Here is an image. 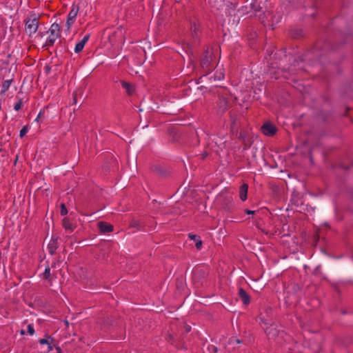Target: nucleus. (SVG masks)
<instances>
[{
    "instance_id": "obj_1",
    "label": "nucleus",
    "mask_w": 353,
    "mask_h": 353,
    "mask_svg": "<svg viewBox=\"0 0 353 353\" xmlns=\"http://www.w3.org/2000/svg\"><path fill=\"white\" fill-rule=\"evenodd\" d=\"M214 56L212 52L206 50L201 57L200 65L205 72L211 71L214 67L212 61Z\"/></svg>"
},
{
    "instance_id": "obj_2",
    "label": "nucleus",
    "mask_w": 353,
    "mask_h": 353,
    "mask_svg": "<svg viewBox=\"0 0 353 353\" xmlns=\"http://www.w3.org/2000/svg\"><path fill=\"white\" fill-rule=\"evenodd\" d=\"M48 32H50V34L48 37L46 43L43 46V48L53 46L57 38L61 36L59 25L57 23H54L47 32V33Z\"/></svg>"
},
{
    "instance_id": "obj_3",
    "label": "nucleus",
    "mask_w": 353,
    "mask_h": 353,
    "mask_svg": "<svg viewBox=\"0 0 353 353\" xmlns=\"http://www.w3.org/2000/svg\"><path fill=\"white\" fill-rule=\"evenodd\" d=\"M26 31L31 35L35 33L39 28V18L35 14L29 15L26 19Z\"/></svg>"
},
{
    "instance_id": "obj_4",
    "label": "nucleus",
    "mask_w": 353,
    "mask_h": 353,
    "mask_svg": "<svg viewBox=\"0 0 353 353\" xmlns=\"http://www.w3.org/2000/svg\"><path fill=\"white\" fill-rule=\"evenodd\" d=\"M262 133L268 137H272L276 132L277 128L270 122L265 123L261 128Z\"/></svg>"
},
{
    "instance_id": "obj_5",
    "label": "nucleus",
    "mask_w": 353,
    "mask_h": 353,
    "mask_svg": "<svg viewBox=\"0 0 353 353\" xmlns=\"http://www.w3.org/2000/svg\"><path fill=\"white\" fill-rule=\"evenodd\" d=\"M79 6L75 5L74 3L72 4V9L68 14L67 22H66L68 29H70L71 25L73 24V23L74 22L76 17L79 12Z\"/></svg>"
},
{
    "instance_id": "obj_6",
    "label": "nucleus",
    "mask_w": 353,
    "mask_h": 353,
    "mask_svg": "<svg viewBox=\"0 0 353 353\" xmlns=\"http://www.w3.org/2000/svg\"><path fill=\"white\" fill-rule=\"evenodd\" d=\"M217 105L218 114L221 115L230 108V105L228 99L224 96H221L219 97Z\"/></svg>"
},
{
    "instance_id": "obj_7",
    "label": "nucleus",
    "mask_w": 353,
    "mask_h": 353,
    "mask_svg": "<svg viewBox=\"0 0 353 353\" xmlns=\"http://www.w3.org/2000/svg\"><path fill=\"white\" fill-rule=\"evenodd\" d=\"M206 276V272L203 268H196L192 272V279L194 282L202 283Z\"/></svg>"
},
{
    "instance_id": "obj_8",
    "label": "nucleus",
    "mask_w": 353,
    "mask_h": 353,
    "mask_svg": "<svg viewBox=\"0 0 353 353\" xmlns=\"http://www.w3.org/2000/svg\"><path fill=\"white\" fill-rule=\"evenodd\" d=\"M117 166V161L112 156L107 159L105 163L103 165V170L105 172H110L114 170V168Z\"/></svg>"
},
{
    "instance_id": "obj_9",
    "label": "nucleus",
    "mask_w": 353,
    "mask_h": 353,
    "mask_svg": "<svg viewBox=\"0 0 353 353\" xmlns=\"http://www.w3.org/2000/svg\"><path fill=\"white\" fill-rule=\"evenodd\" d=\"M98 228L101 233H108L112 232L114 227L112 225L109 224L104 221H100L97 223Z\"/></svg>"
},
{
    "instance_id": "obj_10",
    "label": "nucleus",
    "mask_w": 353,
    "mask_h": 353,
    "mask_svg": "<svg viewBox=\"0 0 353 353\" xmlns=\"http://www.w3.org/2000/svg\"><path fill=\"white\" fill-rule=\"evenodd\" d=\"M239 139L242 141L243 144L244 145V150H247L251 146L252 142L250 141L248 135L245 132H241Z\"/></svg>"
},
{
    "instance_id": "obj_11",
    "label": "nucleus",
    "mask_w": 353,
    "mask_h": 353,
    "mask_svg": "<svg viewBox=\"0 0 353 353\" xmlns=\"http://www.w3.org/2000/svg\"><path fill=\"white\" fill-rule=\"evenodd\" d=\"M58 238L59 237H52L48 245V252L51 255H54L56 253L57 249L59 248L57 242Z\"/></svg>"
},
{
    "instance_id": "obj_12",
    "label": "nucleus",
    "mask_w": 353,
    "mask_h": 353,
    "mask_svg": "<svg viewBox=\"0 0 353 353\" xmlns=\"http://www.w3.org/2000/svg\"><path fill=\"white\" fill-rule=\"evenodd\" d=\"M239 296L241 299L244 305H248L250 303V296L243 288L239 290Z\"/></svg>"
},
{
    "instance_id": "obj_13",
    "label": "nucleus",
    "mask_w": 353,
    "mask_h": 353,
    "mask_svg": "<svg viewBox=\"0 0 353 353\" xmlns=\"http://www.w3.org/2000/svg\"><path fill=\"white\" fill-rule=\"evenodd\" d=\"M230 129L231 131L234 133V132H237L238 131V118L237 116L234 114H232L231 112H230Z\"/></svg>"
},
{
    "instance_id": "obj_14",
    "label": "nucleus",
    "mask_w": 353,
    "mask_h": 353,
    "mask_svg": "<svg viewBox=\"0 0 353 353\" xmlns=\"http://www.w3.org/2000/svg\"><path fill=\"white\" fill-rule=\"evenodd\" d=\"M89 37H90L89 34H87V35L84 36V37L79 42H78L76 44L75 48H74V52L76 53H79L81 51H82V50L83 49V48H84V46H85V45L86 43V42L88 41Z\"/></svg>"
},
{
    "instance_id": "obj_15",
    "label": "nucleus",
    "mask_w": 353,
    "mask_h": 353,
    "mask_svg": "<svg viewBox=\"0 0 353 353\" xmlns=\"http://www.w3.org/2000/svg\"><path fill=\"white\" fill-rule=\"evenodd\" d=\"M248 190V185L246 183H243L240 187L239 197L243 201H244L247 199Z\"/></svg>"
},
{
    "instance_id": "obj_16",
    "label": "nucleus",
    "mask_w": 353,
    "mask_h": 353,
    "mask_svg": "<svg viewBox=\"0 0 353 353\" xmlns=\"http://www.w3.org/2000/svg\"><path fill=\"white\" fill-rule=\"evenodd\" d=\"M121 86L126 90L128 95H132L134 92V88L132 84L126 82L123 80L121 81Z\"/></svg>"
},
{
    "instance_id": "obj_17",
    "label": "nucleus",
    "mask_w": 353,
    "mask_h": 353,
    "mask_svg": "<svg viewBox=\"0 0 353 353\" xmlns=\"http://www.w3.org/2000/svg\"><path fill=\"white\" fill-rule=\"evenodd\" d=\"M189 238L195 242V247L197 250H201L202 248L203 242L199 236L196 234H189Z\"/></svg>"
},
{
    "instance_id": "obj_18",
    "label": "nucleus",
    "mask_w": 353,
    "mask_h": 353,
    "mask_svg": "<svg viewBox=\"0 0 353 353\" xmlns=\"http://www.w3.org/2000/svg\"><path fill=\"white\" fill-rule=\"evenodd\" d=\"M166 340L168 343H170L172 345L174 344L178 349H181L182 347H183V344L181 343V341L176 343L175 337L171 334H169L168 335V336L166 337Z\"/></svg>"
},
{
    "instance_id": "obj_19",
    "label": "nucleus",
    "mask_w": 353,
    "mask_h": 353,
    "mask_svg": "<svg viewBox=\"0 0 353 353\" xmlns=\"http://www.w3.org/2000/svg\"><path fill=\"white\" fill-rule=\"evenodd\" d=\"M321 45L319 43H316L313 48L310 49V50L305 54V57L308 56L309 53L313 54L315 57H318L321 55L318 51L321 50Z\"/></svg>"
},
{
    "instance_id": "obj_20",
    "label": "nucleus",
    "mask_w": 353,
    "mask_h": 353,
    "mask_svg": "<svg viewBox=\"0 0 353 353\" xmlns=\"http://www.w3.org/2000/svg\"><path fill=\"white\" fill-rule=\"evenodd\" d=\"M208 3L212 8L219 10L223 6V0H207Z\"/></svg>"
},
{
    "instance_id": "obj_21",
    "label": "nucleus",
    "mask_w": 353,
    "mask_h": 353,
    "mask_svg": "<svg viewBox=\"0 0 353 353\" xmlns=\"http://www.w3.org/2000/svg\"><path fill=\"white\" fill-rule=\"evenodd\" d=\"M290 36L294 39H299L303 37V31L299 28H295L290 30Z\"/></svg>"
},
{
    "instance_id": "obj_22",
    "label": "nucleus",
    "mask_w": 353,
    "mask_h": 353,
    "mask_svg": "<svg viewBox=\"0 0 353 353\" xmlns=\"http://www.w3.org/2000/svg\"><path fill=\"white\" fill-rule=\"evenodd\" d=\"M260 3L259 0H252L250 6L251 10L254 12H260L261 10Z\"/></svg>"
},
{
    "instance_id": "obj_23",
    "label": "nucleus",
    "mask_w": 353,
    "mask_h": 353,
    "mask_svg": "<svg viewBox=\"0 0 353 353\" xmlns=\"http://www.w3.org/2000/svg\"><path fill=\"white\" fill-rule=\"evenodd\" d=\"M62 225H63V227L65 229V230H70L71 232H72L74 229V228L73 227L70 220L69 219V218L68 217H65L63 219V221H62Z\"/></svg>"
},
{
    "instance_id": "obj_24",
    "label": "nucleus",
    "mask_w": 353,
    "mask_h": 353,
    "mask_svg": "<svg viewBox=\"0 0 353 353\" xmlns=\"http://www.w3.org/2000/svg\"><path fill=\"white\" fill-rule=\"evenodd\" d=\"M263 14L264 15V17L266 18V19L269 20V18H270V20L272 21V23H278L279 21L280 17H278L276 20H274V17L272 16V13L270 11H265L263 12Z\"/></svg>"
},
{
    "instance_id": "obj_25",
    "label": "nucleus",
    "mask_w": 353,
    "mask_h": 353,
    "mask_svg": "<svg viewBox=\"0 0 353 353\" xmlns=\"http://www.w3.org/2000/svg\"><path fill=\"white\" fill-rule=\"evenodd\" d=\"M198 30H199V28H198V26L196 23V22L194 21L192 23H191L192 36L194 39L197 37V36H198V33H197Z\"/></svg>"
},
{
    "instance_id": "obj_26",
    "label": "nucleus",
    "mask_w": 353,
    "mask_h": 353,
    "mask_svg": "<svg viewBox=\"0 0 353 353\" xmlns=\"http://www.w3.org/2000/svg\"><path fill=\"white\" fill-rule=\"evenodd\" d=\"M12 79L10 80H6L3 82V84H2V90L1 91V94H4L8 90V88H10V85L11 84V82H12Z\"/></svg>"
},
{
    "instance_id": "obj_27",
    "label": "nucleus",
    "mask_w": 353,
    "mask_h": 353,
    "mask_svg": "<svg viewBox=\"0 0 353 353\" xmlns=\"http://www.w3.org/2000/svg\"><path fill=\"white\" fill-rule=\"evenodd\" d=\"M43 279L46 280H49V281L51 280V279H50V268L48 265L46 268L45 271L43 272Z\"/></svg>"
},
{
    "instance_id": "obj_28",
    "label": "nucleus",
    "mask_w": 353,
    "mask_h": 353,
    "mask_svg": "<svg viewBox=\"0 0 353 353\" xmlns=\"http://www.w3.org/2000/svg\"><path fill=\"white\" fill-rule=\"evenodd\" d=\"M50 338H52V336H47V339H40L39 342L41 345H50V342L51 340Z\"/></svg>"
},
{
    "instance_id": "obj_29",
    "label": "nucleus",
    "mask_w": 353,
    "mask_h": 353,
    "mask_svg": "<svg viewBox=\"0 0 353 353\" xmlns=\"http://www.w3.org/2000/svg\"><path fill=\"white\" fill-rule=\"evenodd\" d=\"M157 172L159 174V176L165 177L168 174V172L165 170H163V168H157Z\"/></svg>"
},
{
    "instance_id": "obj_30",
    "label": "nucleus",
    "mask_w": 353,
    "mask_h": 353,
    "mask_svg": "<svg viewBox=\"0 0 353 353\" xmlns=\"http://www.w3.org/2000/svg\"><path fill=\"white\" fill-rule=\"evenodd\" d=\"M60 214L61 216H65L68 214V210H67V208L65 206V205L64 203H61V211H60Z\"/></svg>"
},
{
    "instance_id": "obj_31",
    "label": "nucleus",
    "mask_w": 353,
    "mask_h": 353,
    "mask_svg": "<svg viewBox=\"0 0 353 353\" xmlns=\"http://www.w3.org/2000/svg\"><path fill=\"white\" fill-rule=\"evenodd\" d=\"M28 130V125H25L22 128V129L20 130V134H19V136L21 138L23 137L27 133Z\"/></svg>"
},
{
    "instance_id": "obj_32",
    "label": "nucleus",
    "mask_w": 353,
    "mask_h": 353,
    "mask_svg": "<svg viewBox=\"0 0 353 353\" xmlns=\"http://www.w3.org/2000/svg\"><path fill=\"white\" fill-rule=\"evenodd\" d=\"M22 105H23L22 99H19L18 102L14 105V109L16 111H19L21 108Z\"/></svg>"
},
{
    "instance_id": "obj_33",
    "label": "nucleus",
    "mask_w": 353,
    "mask_h": 353,
    "mask_svg": "<svg viewBox=\"0 0 353 353\" xmlns=\"http://www.w3.org/2000/svg\"><path fill=\"white\" fill-rule=\"evenodd\" d=\"M50 340H51V342H50V345H48V351H51L53 350V347H55V344H54V339L53 338H50Z\"/></svg>"
},
{
    "instance_id": "obj_34",
    "label": "nucleus",
    "mask_w": 353,
    "mask_h": 353,
    "mask_svg": "<svg viewBox=\"0 0 353 353\" xmlns=\"http://www.w3.org/2000/svg\"><path fill=\"white\" fill-rule=\"evenodd\" d=\"M28 332L30 335H33L34 334V327H33V326L32 325H28Z\"/></svg>"
},
{
    "instance_id": "obj_35",
    "label": "nucleus",
    "mask_w": 353,
    "mask_h": 353,
    "mask_svg": "<svg viewBox=\"0 0 353 353\" xmlns=\"http://www.w3.org/2000/svg\"><path fill=\"white\" fill-rule=\"evenodd\" d=\"M257 36V34L256 32H250L249 34H248V39L249 40H252V39H254Z\"/></svg>"
},
{
    "instance_id": "obj_36",
    "label": "nucleus",
    "mask_w": 353,
    "mask_h": 353,
    "mask_svg": "<svg viewBox=\"0 0 353 353\" xmlns=\"http://www.w3.org/2000/svg\"><path fill=\"white\" fill-rule=\"evenodd\" d=\"M208 350L210 352V353H216L217 352V347L214 345H210L208 347Z\"/></svg>"
},
{
    "instance_id": "obj_37",
    "label": "nucleus",
    "mask_w": 353,
    "mask_h": 353,
    "mask_svg": "<svg viewBox=\"0 0 353 353\" xmlns=\"http://www.w3.org/2000/svg\"><path fill=\"white\" fill-rule=\"evenodd\" d=\"M184 332L188 333L191 330V327L189 325H185L183 326Z\"/></svg>"
},
{
    "instance_id": "obj_38",
    "label": "nucleus",
    "mask_w": 353,
    "mask_h": 353,
    "mask_svg": "<svg viewBox=\"0 0 353 353\" xmlns=\"http://www.w3.org/2000/svg\"><path fill=\"white\" fill-rule=\"evenodd\" d=\"M245 214H254L255 213V211L250 210H245Z\"/></svg>"
},
{
    "instance_id": "obj_39",
    "label": "nucleus",
    "mask_w": 353,
    "mask_h": 353,
    "mask_svg": "<svg viewBox=\"0 0 353 353\" xmlns=\"http://www.w3.org/2000/svg\"><path fill=\"white\" fill-rule=\"evenodd\" d=\"M138 225H139V222L137 221H132L130 225L132 227H137V226H138Z\"/></svg>"
},
{
    "instance_id": "obj_40",
    "label": "nucleus",
    "mask_w": 353,
    "mask_h": 353,
    "mask_svg": "<svg viewBox=\"0 0 353 353\" xmlns=\"http://www.w3.org/2000/svg\"><path fill=\"white\" fill-rule=\"evenodd\" d=\"M208 155V153L207 152H204L201 154V159L202 160H204V159L206 158V157H207Z\"/></svg>"
},
{
    "instance_id": "obj_41",
    "label": "nucleus",
    "mask_w": 353,
    "mask_h": 353,
    "mask_svg": "<svg viewBox=\"0 0 353 353\" xmlns=\"http://www.w3.org/2000/svg\"><path fill=\"white\" fill-rule=\"evenodd\" d=\"M77 103V92L73 93V104Z\"/></svg>"
},
{
    "instance_id": "obj_42",
    "label": "nucleus",
    "mask_w": 353,
    "mask_h": 353,
    "mask_svg": "<svg viewBox=\"0 0 353 353\" xmlns=\"http://www.w3.org/2000/svg\"><path fill=\"white\" fill-rule=\"evenodd\" d=\"M42 115V112H40L39 114H38L37 117L35 119V121H39V119H40V117H41Z\"/></svg>"
},
{
    "instance_id": "obj_43",
    "label": "nucleus",
    "mask_w": 353,
    "mask_h": 353,
    "mask_svg": "<svg viewBox=\"0 0 353 353\" xmlns=\"http://www.w3.org/2000/svg\"><path fill=\"white\" fill-rule=\"evenodd\" d=\"M257 228H259V230H260L262 232H263V233H265V234H268V232L265 231L263 229H261V228H259V226H257Z\"/></svg>"
},
{
    "instance_id": "obj_44",
    "label": "nucleus",
    "mask_w": 353,
    "mask_h": 353,
    "mask_svg": "<svg viewBox=\"0 0 353 353\" xmlns=\"http://www.w3.org/2000/svg\"><path fill=\"white\" fill-rule=\"evenodd\" d=\"M185 47L187 48L186 51H188V50H190V48H191V46H190V45L189 43H186V44H185Z\"/></svg>"
},
{
    "instance_id": "obj_45",
    "label": "nucleus",
    "mask_w": 353,
    "mask_h": 353,
    "mask_svg": "<svg viewBox=\"0 0 353 353\" xmlns=\"http://www.w3.org/2000/svg\"><path fill=\"white\" fill-rule=\"evenodd\" d=\"M235 341H236V343H238V344L241 343V341L240 339H235Z\"/></svg>"
},
{
    "instance_id": "obj_46",
    "label": "nucleus",
    "mask_w": 353,
    "mask_h": 353,
    "mask_svg": "<svg viewBox=\"0 0 353 353\" xmlns=\"http://www.w3.org/2000/svg\"><path fill=\"white\" fill-rule=\"evenodd\" d=\"M299 288L298 285H295L294 286V290H299Z\"/></svg>"
},
{
    "instance_id": "obj_47",
    "label": "nucleus",
    "mask_w": 353,
    "mask_h": 353,
    "mask_svg": "<svg viewBox=\"0 0 353 353\" xmlns=\"http://www.w3.org/2000/svg\"><path fill=\"white\" fill-rule=\"evenodd\" d=\"M46 71H47V72H48V71H49V70H50L48 65H47V66L46 67Z\"/></svg>"
},
{
    "instance_id": "obj_48",
    "label": "nucleus",
    "mask_w": 353,
    "mask_h": 353,
    "mask_svg": "<svg viewBox=\"0 0 353 353\" xmlns=\"http://www.w3.org/2000/svg\"><path fill=\"white\" fill-rule=\"evenodd\" d=\"M311 16H312L313 18H314L316 15H315V14H314V13H313V14H311Z\"/></svg>"
},
{
    "instance_id": "obj_49",
    "label": "nucleus",
    "mask_w": 353,
    "mask_h": 353,
    "mask_svg": "<svg viewBox=\"0 0 353 353\" xmlns=\"http://www.w3.org/2000/svg\"><path fill=\"white\" fill-rule=\"evenodd\" d=\"M21 334H25V332H24L23 330H21Z\"/></svg>"
},
{
    "instance_id": "obj_50",
    "label": "nucleus",
    "mask_w": 353,
    "mask_h": 353,
    "mask_svg": "<svg viewBox=\"0 0 353 353\" xmlns=\"http://www.w3.org/2000/svg\"><path fill=\"white\" fill-rule=\"evenodd\" d=\"M1 151H2V149H1V148H0V152H1Z\"/></svg>"
}]
</instances>
